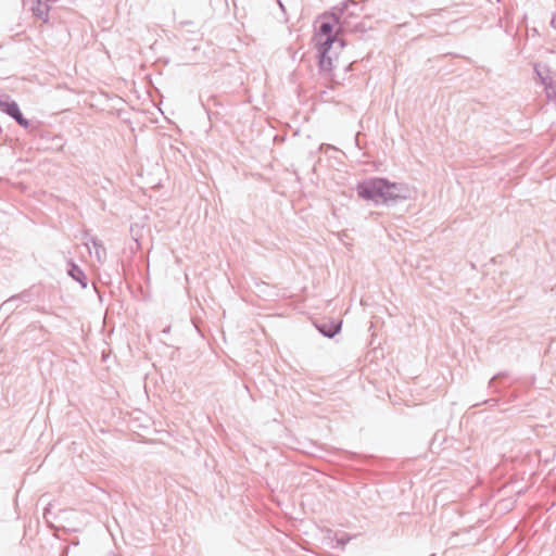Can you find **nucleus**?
Returning a JSON list of instances; mask_svg holds the SVG:
<instances>
[{"label": "nucleus", "instance_id": "9", "mask_svg": "<svg viewBox=\"0 0 556 556\" xmlns=\"http://www.w3.org/2000/svg\"><path fill=\"white\" fill-rule=\"evenodd\" d=\"M339 330H340V325H337V326H336L334 331H332V332H326V331H324V330H321V331H323L326 336H328V337H332V336H333L334 333H337Z\"/></svg>", "mask_w": 556, "mask_h": 556}, {"label": "nucleus", "instance_id": "8", "mask_svg": "<svg viewBox=\"0 0 556 556\" xmlns=\"http://www.w3.org/2000/svg\"><path fill=\"white\" fill-rule=\"evenodd\" d=\"M90 242L92 243V247L94 248V254L99 262H102V260L106 256V251L104 245L101 241H99L97 238L92 237L90 239Z\"/></svg>", "mask_w": 556, "mask_h": 556}, {"label": "nucleus", "instance_id": "6", "mask_svg": "<svg viewBox=\"0 0 556 556\" xmlns=\"http://www.w3.org/2000/svg\"><path fill=\"white\" fill-rule=\"evenodd\" d=\"M30 11L33 12L34 16L41 20L42 22L47 23L49 21L50 7L47 4V2H43L42 0L34 1L33 5L30 7Z\"/></svg>", "mask_w": 556, "mask_h": 556}, {"label": "nucleus", "instance_id": "7", "mask_svg": "<svg viewBox=\"0 0 556 556\" xmlns=\"http://www.w3.org/2000/svg\"><path fill=\"white\" fill-rule=\"evenodd\" d=\"M67 274L71 278H73L75 281H77L81 286L83 289L87 288L88 278L78 265L74 264L73 262H70Z\"/></svg>", "mask_w": 556, "mask_h": 556}, {"label": "nucleus", "instance_id": "5", "mask_svg": "<svg viewBox=\"0 0 556 556\" xmlns=\"http://www.w3.org/2000/svg\"><path fill=\"white\" fill-rule=\"evenodd\" d=\"M22 301L24 303H28L30 301V294L28 292H23L18 295H13L7 301H4L0 306V312L10 313L13 312L16 307H18V302Z\"/></svg>", "mask_w": 556, "mask_h": 556}, {"label": "nucleus", "instance_id": "10", "mask_svg": "<svg viewBox=\"0 0 556 556\" xmlns=\"http://www.w3.org/2000/svg\"><path fill=\"white\" fill-rule=\"evenodd\" d=\"M130 231H131V233H132V237H134V238H135V240L137 241V240H138V239H137L138 232L135 230V227H134V226H131V227H130Z\"/></svg>", "mask_w": 556, "mask_h": 556}, {"label": "nucleus", "instance_id": "2", "mask_svg": "<svg viewBox=\"0 0 556 556\" xmlns=\"http://www.w3.org/2000/svg\"><path fill=\"white\" fill-rule=\"evenodd\" d=\"M319 51V65L324 71H332L338 64L345 62L344 45L334 40L327 46H317Z\"/></svg>", "mask_w": 556, "mask_h": 556}, {"label": "nucleus", "instance_id": "11", "mask_svg": "<svg viewBox=\"0 0 556 556\" xmlns=\"http://www.w3.org/2000/svg\"><path fill=\"white\" fill-rule=\"evenodd\" d=\"M169 330H170V327H167V328H165V329L163 330V333H164V334H167V333L169 332Z\"/></svg>", "mask_w": 556, "mask_h": 556}, {"label": "nucleus", "instance_id": "3", "mask_svg": "<svg viewBox=\"0 0 556 556\" xmlns=\"http://www.w3.org/2000/svg\"><path fill=\"white\" fill-rule=\"evenodd\" d=\"M338 28V22L334 17H324L320 21L318 30L315 35V40L317 46H327L328 43L339 40L334 34Z\"/></svg>", "mask_w": 556, "mask_h": 556}, {"label": "nucleus", "instance_id": "4", "mask_svg": "<svg viewBox=\"0 0 556 556\" xmlns=\"http://www.w3.org/2000/svg\"><path fill=\"white\" fill-rule=\"evenodd\" d=\"M0 110L2 112H4L5 114H8L9 116H11L13 119H15V122L24 127V128H27L29 126V122L28 119H26L20 108H18V104L15 102V101H8V100H2L0 99Z\"/></svg>", "mask_w": 556, "mask_h": 556}, {"label": "nucleus", "instance_id": "1", "mask_svg": "<svg viewBox=\"0 0 556 556\" xmlns=\"http://www.w3.org/2000/svg\"><path fill=\"white\" fill-rule=\"evenodd\" d=\"M401 188L395 184H390L384 179H371L359 184L357 187L358 195L365 200L387 202L400 197Z\"/></svg>", "mask_w": 556, "mask_h": 556}]
</instances>
